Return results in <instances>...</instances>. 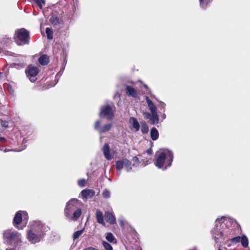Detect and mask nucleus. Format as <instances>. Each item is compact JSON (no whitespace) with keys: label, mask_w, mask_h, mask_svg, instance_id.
<instances>
[{"label":"nucleus","mask_w":250,"mask_h":250,"mask_svg":"<svg viewBox=\"0 0 250 250\" xmlns=\"http://www.w3.org/2000/svg\"><path fill=\"white\" fill-rule=\"evenodd\" d=\"M85 182H86V181L84 179H81V180H79V181H78V185L79 186H80L81 187H83L85 186Z\"/></svg>","instance_id":"nucleus-34"},{"label":"nucleus","mask_w":250,"mask_h":250,"mask_svg":"<svg viewBox=\"0 0 250 250\" xmlns=\"http://www.w3.org/2000/svg\"><path fill=\"white\" fill-rule=\"evenodd\" d=\"M162 118H163V119H165L166 115L165 114L162 115Z\"/></svg>","instance_id":"nucleus-45"},{"label":"nucleus","mask_w":250,"mask_h":250,"mask_svg":"<svg viewBox=\"0 0 250 250\" xmlns=\"http://www.w3.org/2000/svg\"><path fill=\"white\" fill-rule=\"evenodd\" d=\"M144 86H145L146 88L148 89V87H147V86L146 85H144Z\"/></svg>","instance_id":"nucleus-46"},{"label":"nucleus","mask_w":250,"mask_h":250,"mask_svg":"<svg viewBox=\"0 0 250 250\" xmlns=\"http://www.w3.org/2000/svg\"><path fill=\"white\" fill-rule=\"evenodd\" d=\"M173 153L167 149L160 150L156 153L155 165L158 168L165 167L164 169L171 166L173 161Z\"/></svg>","instance_id":"nucleus-3"},{"label":"nucleus","mask_w":250,"mask_h":250,"mask_svg":"<svg viewBox=\"0 0 250 250\" xmlns=\"http://www.w3.org/2000/svg\"><path fill=\"white\" fill-rule=\"evenodd\" d=\"M125 91L126 93L129 96H132L133 97H136L137 96L136 91L134 88L130 86H126Z\"/></svg>","instance_id":"nucleus-19"},{"label":"nucleus","mask_w":250,"mask_h":250,"mask_svg":"<svg viewBox=\"0 0 250 250\" xmlns=\"http://www.w3.org/2000/svg\"><path fill=\"white\" fill-rule=\"evenodd\" d=\"M83 250H99L95 248L92 247H89L88 248H85Z\"/></svg>","instance_id":"nucleus-38"},{"label":"nucleus","mask_w":250,"mask_h":250,"mask_svg":"<svg viewBox=\"0 0 250 250\" xmlns=\"http://www.w3.org/2000/svg\"><path fill=\"white\" fill-rule=\"evenodd\" d=\"M144 115L145 116V118L146 119H149L150 120V118L151 117V113H149L148 112H144Z\"/></svg>","instance_id":"nucleus-36"},{"label":"nucleus","mask_w":250,"mask_h":250,"mask_svg":"<svg viewBox=\"0 0 250 250\" xmlns=\"http://www.w3.org/2000/svg\"><path fill=\"white\" fill-rule=\"evenodd\" d=\"M5 140V139L4 138H2V137H0V141H4Z\"/></svg>","instance_id":"nucleus-44"},{"label":"nucleus","mask_w":250,"mask_h":250,"mask_svg":"<svg viewBox=\"0 0 250 250\" xmlns=\"http://www.w3.org/2000/svg\"><path fill=\"white\" fill-rule=\"evenodd\" d=\"M14 39L18 45L27 44L29 42V33L24 28L18 29L15 31Z\"/></svg>","instance_id":"nucleus-5"},{"label":"nucleus","mask_w":250,"mask_h":250,"mask_svg":"<svg viewBox=\"0 0 250 250\" xmlns=\"http://www.w3.org/2000/svg\"><path fill=\"white\" fill-rule=\"evenodd\" d=\"M105 220L110 224H114L116 222V219L113 214L110 212H106L104 215Z\"/></svg>","instance_id":"nucleus-15"},{"label":"nucleus","mask_w":250,"mask_h":250,"mask_svg":"<svg viewBox=\"0 0 250 250\" xmlns=\"http://www.w3.org/2000/svg\"><path fill=\"white\" fill-rule=\"evenodd\" d=\"M127 250H141L140 247L137 245L132 246L131 248H130Z\"/></svg>","instance_id":"nucleus-35"},{"label":"nucleus","mask_w":250,"mask_h":250,"mask_svg":"<svg viewBox=\"0 0 250 250\" xmlns=\"http://www.w3.org/2000/svg\"><path fill=\"white\" fill-rule=\"evenodd\" d=\"M159 117L157 113H154L151 114V117L149 120L150 123L152 125L157 124L159 123Z\"/></svg>","instance_id":"nucleus-20"},{"label":"nucleus","mask_w":250,"mask_h":250,"mask_svg":"<svg viewBox=\"0 0 250 250\" xmlns=\"http://www.w3.org/2000/svg\"><path fill=\"white\" fill-rule=\"evenodd\" d=\"M20 66L21 67H23L25 66V64L24 63H21V64H20Z\"/></svg>","instance_id":"nucleus-41"},{"label":"nucleus","mask_w":250,"mask_h":250,"mask_svg":"<svg viewBox=\"0 0 250 250\" xmlns=\"http://www.w3.org/2000/svg\"><path fill=\"white\" fill-rule=\"evenodd\" d=\"M39 62L42 65H46L49 62V58L46 55H42L39 58Z\"/></svg>","instance_id":"nucleus-21"},{"label":"nucleus","mask_w":250,"mask_h":250,"mask_svg":"<svg viewBox=\"0 0 250 250\" xmlns=\"http://www.w3.org/2000/svg\"><path fill=\"white\" fill-rule=\"evenodd\" d=\"M110 193L107 190H104L103 192V196L104 198H108L110 197Z\"/></svg>","instance_id":"nucleus-33"},{"label":"nucleus","mask_w":250,"mask_h":250,"mask_svg":"<svg viewBox=\"0 0 250 250\" xmlns=\"http://www.w3.org/2000/svg\"><path fill=\"white\" fill-rule=\"evenodd\" d=\"M3 238L5 243L11 246L15 247L14 249H7L6 250H15L21 242V235L17 231L11 230H6L4 231Z\"/></svg>","instance_id":"nucleus-4"},{"label":"nucleus","mask_w":250,"mask_h":250,"mask_svg":"<svg viewBox=\"0 0 250 250\" xmlns=\"http://www.w3.org/2000/svg\"><path fill=\"white\" fill-rule=\"evenodd\" d=\"M147 152L148 154H150L151 153V152H152V151L151 150H148L147 151Z\"/></svg>","instance_id":"nucleus-42"},{"label":"nucleus","mask_w":250,"mask_h":250,"mask_svg":"<svg viewBox=\"0 0 250 250\" xmlns=\"http://www.w3.org/2000/svg\"><path fill=\"white\" fill-rule=\"evenodd\" d=\"M28 219V214L26 211H19L16 213L14 218L13 225L15 227L19 228L18 225L21 223L23 225V228L27 224Z\"/></svg>","instance_id":"nucleus-7"},{"label":"nucleus","mask_w":250,"mask_h":250,"mask_svg":"<svg viewBox=\"0 0 250 250\" xmlns=\"http://www.w3.org/2000/svg\"><path fill=\"white\" fill-rule=\"evenodd\" d=\"M159 106L161 108L165 109V106H166V104L163 102H160Z\"/></svg>","instance_id":"nucleus-39"},{"label":"nucleus","mask_w":250,"mask_h":250,"mask_svg":"<svg viewBox=\"0 0 250 250\" xmlns=\"http://www.w3.org/2000/svg\"><path fill=\"white\" fill-rule=\"evenodd\" d=\"M218 250H221L220 248H219Z\"/></svg>","instance_id":"nucleus-47"},{"label":"nucleus","mask_w":250,"mask_h":250,"mask_svg":"<svg viewBox=\"0 0 250 250\" xmlns=\"http://www.w3.org/2000/svg\"><path fill=\"white\" fill-rule=\"evenodd\" d=\"M49 228L45 224L42 223L40 221H34L31 223L30 228L28 231H34L42 234L44 236L45 233L48 231Z\"/></svg>","instance_id":"nucleus-6"},{"label":"nucleus","mask_w":250,"mask_h":250,"mask_svg":"<svg viewBox=\"0 0 250 250\" xmlns=\"http://www.w3.org/2000/svg\"><path fill=\"white\" fill-rule=\"evenodd\" d=\"M146 100L147 104L149 109L151 111V113L152 114L157 112L156 106L154 104L153 102L147 97H146Z\"/></svg>","instance_id":"nucleus-18"},{"label":"nucleus","mask_w":250,"mask_h":250,"mask_svg":"<svg viewBox=\"0 0 250 250\" xmlns=\"http://www.w3.org/2000/svg\"><path fill=\"white\" fill-rule=\"evenodd\" d=\"M229 222V220L222 216L221 218H217L215 222L214 228L211 230V233L216 243L219 242V240H224L227 236V234L224 231V227Z\"/></svg>","instance_id":"nucleus-2"},{"label":"nucleus","mask_w":250,"mask_h":250,"mask_svg":"<svg viewBox=\"0 0 250 250\" xmlns=\"http://www.w3.org/2000/svg\"><path fill=\"white\" fill-rule=\"evenodd\" d=\"M103 150L104 156L106 159L108 160H110L112 158V157L110 153V148L107 143L104 144Z\"/></svg>","instance_id":"nucleus-16"},{"label":"nucleus","mask_w":250,"mask_h":250,"mask_svg":"<svg viewBox=\"0 0 250 250\" xmlns=\"http://www.w3.org/2000/svg\"><path fill=\"white\" fill-rule=\"evenodd\" d=\"M101 122L99 121H97L95 125V129L98 130L100 133H103L109 130L112 126L111 124H108L104 125L102 128H100L99 126Z\"/></svg>","instance_id":"nucleus-12"},{"label":"nucleus","mask_w":250,"mask_h":250,"mask_svg":"<svg viewBox=\"0 0 250 250\" xmlns=\"http://www.w3.org/2000/svg\"><path fill=\"white\" fill-rule=\"evenodd\" d=\"M241 243L244 248H247L249 245V240L246 235H243L241 237Z\"/></svg>","instance_id":"nucleus-23"},{"label":"nucleus","mask_w":250,"mask_h":250,"mask_svg":"<svg viewBox=\"0 0 250 250\" xmlns=\"http://www.w3.org/2000/svg\"><path fill=\"white\" fill-rule=\"evenodd\" d=\"M211 1L212 0H199L200 6L205 9L207 7L208 3Z\"/></svg>","instance_id":"nucleus-24"},{"label":"nucleus","mask_w":250,"mask_h":250,"mask_svg":"<svg viewBox=\"0 0 250 250\" xmlns=\"http://www.w3.org/2000/svg\"><path fill=\"white\" fill-rule=\"evenodd\" d=\"M84 229H82V230L77 231L75 232L74 233L73 235V238L74 240L78 238L80 236H81L82 233L84 231Z\"/></svg>","instance_id":"nucleus-27"},{"label":"nucleus","mask_w":250,"mask_h":250,"mask_svg":"<svg viewBox=\"0 0 250 250\" xmlns=\"http://www.w3.org/2000/svg\"><path fill=\"white\" fill-rule=\"evenodd\" d=\"M129 123L131 125L132 128L137 131L139 130L140 125L136 118L130 117L129 119Z\"/></svg>","instance_id":"nucleus-14"},{"label":"nucleus","mask_w":250,"mask_h":250,"mask_svg":"<svg viewBox=\"0 0 250 250\" xmlns=\"http://www.w3.org/2000/svg\"><path fill=\"white\" fill-rule=\"evenodd\" d=\"M132 160H133V162L134 163V164H135V163H136V164L139 163L138 158L137 157H136V156L133 157ZM134 165H135V164H134L133 166Z\"/></svg>","instance_id":"nucleus-37"},{"label":"nucleus","mask_w":250,"mask_h":250,"mask_svg":"<svg viewBox=\"0 0 250 250\" xmlns=\"http://www.w3.org/2000/svg\"><path fill=\"white\" fill-rule=\"evenodd\" d=\"M132 166L131 162L126 159L118 161L116 163V168L119 171L117 172V174L118 175L121 174L120 170L123 167H125L127 171H130L132 169Z\"/></svg>","instance_id":"nucleus-9"},{"label":"nucleus","mask_w":250,"mask_h":250,"mask_svg":"<svg viewBox=\"0 0 250 250\" xmlns=\"http://www.w3.org/2000/svg\"><path fill=\"white\" fill-rule=\"evenodd\" d=\"M103 246H104V248L106 250H112V247H111V245L109 244L108 243L103 241L102 243Z\"/></svg>","instance_id":"nucleus-30"},{"label":"nucleus","mask_w":250,"mask_h":250,"mask_svg":"<svg viewBox=\"0 0 250 250\" xmlns=\"http://www.w3.org/2000/svg\"><path fill=\"white\" fill-rule=\"evenodd\" d=\"M96 217L98 223L105 226L103 212L98 209H96Z\"/></svg>","instance_id":"nucleus-17"},{"label":"nucleus","mask_w":250,"mask_h":250,"mask_svg":"<svg viewBox=\"0 0 250 250\" xmlns=\"http://www.w3.org/2000/svg\"><path fill=\"white\" fill-rule=\"evenodd\" d=\"M79 204V202L76 199H72L67 203L64 211V215L67 218L74 221L79 219L82 214Z\"/></svg>","instance_id":"nucleus-1"},{"label":"nucleus","mask_w":250,"mask_h":250,"mask_svg":"<svg viewBox=\"0 0 250 250\" xmlns=\"http://www.w3.org/2000/svg\"><path fill=\"white\" fill-rule=\"evenodd\" d=\"M106 239L109 242H113L114 240H115V238H114V236L110 232L107 233L106 236Z\"/></svg>","instance_id":"nucleus-29"},{"label":"nucleus","mask_w":250,"mask_h":250,"mask_svg":"<svg viewBox=\"0 0 250 250\" xmlns=\"http://www.w3.org/2000/svg\"><path fill=\"white\" fill-rule=\"evenodd\" d=\"M141 131L143 134H145L148 131V127L146 123H142L141 124Z\"/></svg>","instance_id":"nucleus-25"},{"label":"nucleus","mask_w":250,"mask_h":250,"mask_svg":"<svg viewBox=\"0 0 250 250\" xmlns=\"http://www.w3.org/2000/svg\"><path fill=\"white\" fill-rule=\"evenodd\" d=\"M52 24L56 25L59 23V19L56 16H52L49 20Z\"/></svg>","instance_id":"nucleus-28"},{"label":"nucleus","mask_w":250,"mask_h":250,"mask_svg":"<svg viewBox=\"0 0 250 250\" xmlns=\"http://www.w3.org/2000/svg\"><path fill=\"white\" fill-rule=\"evenodd\" d=\"M44 236L32 231H27V239L32 243H36L41 241Z\"/></svg>","instance_id":"nucleus-10"},{"label":"nucleus","mask_w":250,"mask_h":250,"mask_svg":"<svg viewBox=\"0 0 250 250\" xmlns=\"http://www.w3.org/2000/svg\"><path fill=\"white\" fill-rule=\"evenodd\" d=\"M11 39L7 38V39H6V43H9V42H11Z\"/></svg>","instance_id":"nucleus-40"},{"label":"nucleus","mask_w":250,"mask_h":250,"mask_svg":"<svg viewBox=\"0 0 250 250\" xmlns=\"http://www.w3.org/2000/svg\"><path fill=\"white\" fill-rule=\"evenodd\" d=\"M120 225L122 227H123L124 226V223L123 221H121L120 222Z\"/></svg>","instance_id":"nucleus-43"},{"label":"nucleus","mask_w":250,"mask_h":250,"mask_svg":"<svg viewBox=\"0 0 250 250\" xmlns=\"http://www.w3.org/2000/svg\"><path fill=\"white\" fill-rule=\"evenodd\" d=\"M241 237L240 236H237L234 238H233L231 239L232 243H237L239 242H241Z\"/></svg>","instance_id":"nucleus-32"},{"label":"nucleus","mask_w":250,"mask_h":250,"mask_svg":"<svg viewBox=\"0 0 250 250\" xmlns=\"http://www.w3.org/2000/svg\"><path fill=\"white\" fill-rule=\"evenodd\" d=\"M38 72V68L34 66L28 67L26 70V75L32 82H34L36 80V76Z\"/></svg>","instance_id":"nucleus-11"},{"label":"nucleus","mask_w":250,"mask_h":250,"mask_svg":"<svg viewBox=\"0 0 250 250\" xmlns=\"http://www.w3.org/2000/svg\"><path fill=\"white\" fill-rule=\"evenodd\" d=\"M45 32L48 39L51 40L53 39V32L51 28L48 27L46 28Z\"/></svg>","instance_id":"nucleus-26"},{"label":"nucleus","mask_w":250,"mask_h":250,"mask_svg":"<svg viewBox=\"0 0 250 250\" xmlns=\"http://www.w3.org/2000/svg\"><path fill=\"white\" fill-rule=\"evenodd\" d=\"M34 1L37 3L41 9H42V6L45 4L44 0H34Z\"/></svg>","instance_id":"nucleus-31"},{"label":"nucleus","mask_w":250,"mask_h":250,"mask_svg":"<svg viewBox=\"0 0 250 250\" xmlns=\"http://www.w3.org/2000/svg\"><path fill=\"white\" fill-rule=\"evenodd\" d=\"M150 136L151 139L154 141L158 139L159 136V133L157 129L156 128L153 127L151 129Z\"/></svg>","instance_id":"nucleus-22"},{"label":"nucleus","mask_w":250,"mask_h":250,"mask_svg":"<svg viewBox=\"0 0 250 250\" xmlns=\"http://www.w3.org/2000/svg\"><path fill=\"white\" fill-rule=\"evenodd\" d=\"M114 106L113 104H107L101 107L100 117H104L108 120H111L114 113Z\"/></svg>","instance_id":"nucleus-8"},{"label":"nucleus","mask_w":250,"mask_h":250,"mask_svg":"<svg viewBox=\"0 0 250 250\" xmlns=\"http://www.w3.org/2000/svg\"><path fill=\"white\" fill-rule=\"evenodd\" d=\"M95 192L93 189H87L81 191V196L83 199L91 198L94 196Z\"/></svg>","instance_id":"nucleus-13"}]
</instances>
